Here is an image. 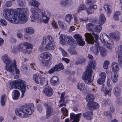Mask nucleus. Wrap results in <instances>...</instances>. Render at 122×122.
<instances>
[{"label":"nucleus","instance_id":"1","mask_svg":"<svg viewBox=\"0 0 122 122\" xmlns=\"http://www.w3.org/2000/svg\"><path fill=\"white\" fill-rule=\"evenodd\" d=\"M4 63L6 64L5 69L11 73L13 75L14 78L17 79L19 77V71L17 69L15 62H14L13 65L11 64V61L7 55H5L2 58Z\"/></svg>","mask_w":122,"mask_h":122},{"label":"nucleus","instance_id":"2","mask_svg":"<svg viewBox=\"0 0 122 122\" xmlns=\"http://www.w3.org/2000/svg\"><path fill=\"white\" fill-rule=\"evenodd\" d=\"M34 110V105L32 103L21 106L16 108L15 110V114L20 117L25 118L31 115Z\"/></svg>","mask_w":122,"mask_h":122},{"label":"nucleus","instance_id":"3","mask_svg":"<svg viewBox=\"0 0 122 122\" xmlns=\"http://www.w3.org/2000/svg\"><path fill=\"white\" fill-rule=\"evenodd\" d=\"M95 61H91L88 65L85 73L82 77V79L84 80V82L86 83L91 82L94 79V76L92 77V68L95 69Z\"/></svg>","mask_w":122,"mask_h":122},{"label":"nucleus","instance_id":"4","mask_svg":"<svg viewBox=\"0 0 122 122\" xmlns=\"http://www.w3.org/2000/svg\"><path fill=\"white\" fill-rule=\"evenodd\" d=\"M25 81L21 80H18L14 81H11L10 83V89L13 88L20 89L21 92V97H23L26 90Z\"/></svg>","mask_w":122,"mask_h":122},{"label":"nucleus","instance_id":"5","mask_svg":"<svg viewBox=\"0 0 122 122\" xmlns=\"http://www.w3.org/2000/svg\"><path fill=\"white\" fill-rule=\"evenodd\" d=\"M30 11L32 14V15L30 16L31 18L34 19L35 20H41L42 18L41 16V15L42 16V18L44 23H47L48 22V18L47 17L46 14L44 10H42L40 13L38 12L37 10L35 8H31Z\"/></svg>","mask_w":122,"mask_h":122},{"label":"nucleus","instance_id":"6","mask_svg":"<svg viewBox=\"0 0 122 122\" xmlns=\"http://www.w3.org/2000/svg\"><path fill=\"white\" fill-rule=\"evenodd\" d=\"M4 16L8 21L11 23L15 22L14 20L16 14L14 13L13 10L11 9L4 10L3 11Z\"/></svg>","mask_w":122,"mask_h":122},{"label":"nucleus","instance_id":"7","mask_svg":"<svg viewBox=\"0 0 122 122\" xmlns=\"http://www.w3.org/2000/svg\"><path fill=\"white\" fill-rule=\"evenodd\" d=\"M105 36L102 34H101L99 38L101 42L104 44L106 43L109 45V48L110 49L113 46L114 42L113 41L110 39L108 35H105Z\"/></svg>","mask_w":122,"mask_h":122},{"label":"nucleus","instance_id":"8","mask_svg":"<svg viewBox=\"0 0 122 122\" xmlns=\"http://www.w3.org/2000/svg\"><path fill=\"white\" fill-rule=\"evenodd\" d=\"M51 55L50 53H49L44 52L40 55L39 59L41 61L43 64H45V65L47 66L48 65V61L46 59H50Z\"/></svg>","mask_w":122,"mask_h":122},{"label":"nucleus","instance_id":"9","mask_svg":"<svg viewBox=\"0 0 122 122\" xmlns=\"http://www.w3.org/2000/svg\"><path fill=\"white\" fill-rule=\"evenodd\" d=\"M17 15L16 14L15 19V22L13 23L17 24L19 22H20V21H21V23H24L26 22L28 20L26 15H23L21 16V17L19 16L17 17Z\"/></svg>","mask_w":122,"mask_h":122},{"label":"nucleus","instance_id":"10","mask_svg":"<svg viewBox=\"0 0 122 122\" xmlns=\"http://www.w3.org/2000/svg\"><path fill=\"white\" fill-rule=\"evenodd\" d=\"M74 38L76 39L78 45L83 46L85 45V42L83 40L82 36L79 34H76L73 36Z\"/></svg>","mask_w":122,"mask_h":122},{"label":"nucleus","instance_id":"11","mask_svg":"<svg viewBox=\"0 0 122 122\" xmlns=\"http://www.w3.org/2000/svg\"><path fill=\"white\" fill-rule=\"evenodd\" d=\"M28 9L27 8H18L16 9V12H15V14H16L17 17H21V16L26 15L28 11Z\"/></svg>","mask_w":122,"mask_h":122},{"label":"nucleus","instance_id":"12","mask_svg":"<svg viewBox=\"0 0 122 122\" xmlns=\"http://www.w3.org/2000/svg\"><path fill=\"white\" fill-rule=\"evenodd\" d=\"M86 40L87 43L91 44H93L95 41L94 38L91 34L87 33L85 34Z\"/></svg>","mask_w":122,"mask_h":122},{"label":"nucleus","instance_id":"13","mask_svg":"<svg viewBox=\"0 0 122 122\" xmlns=\"http://www.w3.org/2000/svg\"><path fill=\"white\" fill-rule=\"evenodd\" d=\"M44 105L47 109L46 117H47L52 116L54 113V112L52 107L47 103L44 104Z\"/></svg>","mask_w":122,"mask_h":122},{"label":"nucleus","instance_id":"14","mask_svg":"<svg viewBox=\"0 0 122 122\" xmlns=\"http://www.w3.org/2000/svg\"><path fill=\"white\" fill-rule=\"evenodd\" d=\"M45 94L48 97H51L53 95V91L50 86H46L44 90Z\"/></svg>","mask_w":122,"mask_h":122},{"label":"nucleus","instance_id":"15","mask_svg":"<svg viewBox=\"0 0 122 122\" xmlns=\"http://www.w3.org/2000/svg\"><path fill=\"white\" fill-rule=\"evenodd\" d=\"M100 47V46L99 45V43L98 42H96L95 46L91 47L90 50L91 52L97 55L99 52L98 49L99 50Z\"/></svg>","mask_w":122,"mask_h":122},{"label":"nucleus","instance_id":"16","mask_svg":"<svg viewBox=\"0 0 122 122\" xmlns=\"http://www.w3.org/2000/svg\"><path fill=\"white\" fill-rule=\"evenodd\" d=\"M93 115L92 111H90L83 113L82 116L86 120H90L92 119Z\"/></svg>","mask_w":122,"mask_h":122},{"label":"nucleus","instance_id":"17","mask_svg":"<svg viewBox=\"0 0 122 122\" xmlns=\"http://www.w3.org/2000/svg\"><path fill=\"white\" fill-rule=\"evenodd\" d=\"M81 113H80L76 115L74 113H71L70 118L71 119H74L72 122H79V118L81 117Z\"/></svg>","mask_w":122,"mask_h":122},{"label":"nucleus","instance_id":"18","mask_svg":"<svg viewBox=\"0 0 122 122\" xmlns=\"http://www.w3.org/2000/svg\"><path fill=\"white\" fill-rule=\"evenodd\" d=\"M110 37L114 39L119 40L120 38V34L118 32H116L114 33H111L110 34Z\"/></svg>","mask_w":122,"mask_h":122},{"label":"nucleus","instance_id":"19","mask_svg":"<svg viewBox=\"0 0 122 122\" xmlns=\"http://www.w3.org/2000/svg\"><path fill=\"white\" fill-rule=\"evenodd\" d=\"M50 82L52 85L56 86L59 84V79L57 76H53L51 79Z\"/></svg>","mask_w":122,"mask_h":122},{"label":"nucleus","instance_id":"20","mask_svg":"<svg viewBox=\"0 0 122 122\" xmlns=\"http://www.w3.org/2000/svg\"><path fill=\"white\" fill-rule=\"evenodd\" d=\"M111 77L112 81L115 83L118 80V76L116 72L112 71L111 73Z\"/></svg>","mask_w":122,"mask_h":122},{"label":"nucleus","instance_id":"21","mask_svg":"<svg viewBox=\"0 0 122 122\" xmlns=\"http://www.w3.org/2000/svg\"><path fill=\"white\" fill-rule=\"evenodd\" d=\"M67 36L63 34L61 35L59 37L60 42L62 45H64L66 43L67 41L66 38Z\"/></svg>","mask_w":122,"mask_h":122},{"label":"nucleus","instance_id":"22","mask_svg":"<svg viewBox=\"0 0 122 122\" xmlns=\"http://www.w3.org/2000/svg\"><path fill=\"white\" fill-rule=\"evenodd\" d=\"M67 43L70 45H73L75 44V41L73 38L71 36H67L66 38Z\"/></svg>","mask_w":122,"mask_h":122},{"label":"nucleus","instance_id":"23","mask_svg":"<svg viewBox=\"0 0 122 122\" xmlns=\"http://www.w3.org/2000/svg\"><path fill=\"white\" fill-rule=\"evenodd\" d=\"M121 91L120 88L118 87H115L113 89L114 94L117 97H119L120 95Z\"/></svg>","mask_w":122,"mask_h":122},{"label":"nucleus","instance_id":"24","mask_svg":"<svg viewBox=\"0 0 122 122\" xmlns=\"http://www.w3.org/2000/svg\"><path fill=\"white\" fill-rule=\"evenodd\" d=\"M106 20L105 17L103 14H102L100 15L99 21V25H102L103 24Z\"/></svg>","mask_w":122,"mask_h":122},{"label":"nucleus","instance_id":"25","mask_svg":"<svg viewBox=\"0 0 122 122\" xmlns=\"http://www.w3.org/2000/svg\"><path fill=\"white\" fill-rule=\"evenodd\" d=\"M55 44L53 42L47 44L46 46V48L48 50H53L55 48Z\"/></svg>","mask_w":122,"mask_h":122},{"label":"nucleus","instance_id":"26","mask_svg":"<svg viewBox=\"0 0 122 122\" xmlns=\"http://www.w3.org/2000/svg\"><path fill=\"white\" fill-rule=\"evenodd\" d=\"M65 95V93H62L61 94V99L59 101V102L60 103L62 102L63 103L61 104H60L59 105V107H60L63 106H66V105L65 104V101L64 100V97Z\"/></svg>","mask_w":122,"mask_h":122},{"label":"nucleus","instance_id":"27","mask_svg":"<svg viewBox=\"0 0 122 122\" xmlns=\"http://www.w3.org/2000/svg\"><path fill=\"white\" fill-rule=\"evenodd\" d=\"M99 50L100 55L104 57L107 55V50L106 49L100 46Z\"/></svg>","mask_w":122,"mask_h":122},{"label":"nucleus","instance_id":"28","mask_svg":"<svg viewBox=\"0 0 122 122\" xmlns=\"http://www.w3.org/2000/svg\"><path fill=\"white\" fill-rule=\"evenodd\" d=\"M95 98V97L94 95L90 94L87 95L86 98V100L87 102H93Z\"/></svg>","mask_w":122,"mask_h":122},{"label":"nucleus","instance_id":"29","mask_svg":"<svg viewBox=\"0 0 122 122\" xmlns=\"http://www.w3.org/2000/svg\"><path fill=\"white\" fill-rule=\"evenodd\" d=\"M97 7L96 5H90L89 6L88 9L87 10V12L88 14H91L93 12V11L91 10L92 9H96Z\"/></svg>","mask_w":122,"mask_h":122},{"label":"nucleus","instance_id":"30","mask_svg":"<svg viewBox=\"0 0 122 122\" xmlns=\"http://www.w3.org/2000/svg\"><path fill=\"white\" fill-rule=\"evenodd\" d=\"M118 64L116 63L113 62L112 63V68L113 71H117L119 69L118 67Z\"/></svg>","mask_w":122,"mask_h":122},{"label":"nucleus","instance_id":"31","mask_svg":"<svg viewBox=\"0 0 122 122\" xmlns=\"http://www.w3.org/2000/svg\"><path fill=\"white\" fill-rule=\"evenodd\" d=\"M29 4L31 5L36 7L38 8L40 3L36 0H33L30 1Z\"/></svg>","mask_w":122,"mask_h":122},{"label":"nucleus","instance_id":"32","mask_svg":"<svg viewBox=\"0 0 122 122\" xmlns=\"http://www.w3.org/2000/svg\"><path fill=\"white\" fill-rule=\"evenodd\" d=\"M118 60L122 59V45L119 46L117 49Z\"/></svg>","mask_w":122,"mask_h":122},{"label":"nucleus","instance_id":"33","mask_svg":"<svg viewBox=\"0 0 122 122\" xmlns=\"http://www.w3.org/2000/svg\"><path fill=\"white\" fill-rule=\"evenodd\" d=\"M111 5H105L104 6V8L107 12L108 13H111L112 12Z\"/></svg>","mask_w":122,"mask_h":122},{"label":"nucleus","instance_id":"34","mask_svg":"<svg viewBox=\"0 0 122 122\" xmlns=\"http://www.w3.org/2000/svg\"><path fill=\"white\" fill-rule=\"evenodd\" d=\"M18 5L20 7H23L26 5V2L25 0H16Z\"/></svg>","mask_w":122,"mask_h":122},{"label":"nucleus","instance_id":"35","mask_svg":"<svg viewBox=\"0 0 122 122\" xmlns=\"http://www.w3.org/2000/svg\"><path fill=\"white\" fill-rule=\"evenodd\" d=\"M24 30L26 33L29 34H33L34 32V29L31 27L26 28Z\"/></svg>","mask_w":122,"mask_h":122},{"label":"nucleus","instance_id":"36","mask_svg":"<svg viewBox=\"0 0 122 122\" xmlns=\"http://www.w3.org/2000/svg\"><path fill=\"white\" fill-rule=\"evenodd\" d=\"M14 94L13 96V99L14 100H16L17 99L20 95L19 92L17 90H15L14 91Z\"/></svg>","mask_w":122,"mask_h":122},{"label":"nucleus","instance_id":"37","mask_svg":"<svg viewBox=\"0 0 122 122\" xmlns=\"http://www.w3.org/2000/svg\"><path fill=\"white\" fill-rule=\"evenodd\" d=\"M95 25L92 24L90 23L87 24L86 25L87 29L89 31H92Z\"/></svg>","mask_w":122,"mask_h":122},{"label":"nucleus","instance_id":"38","mask_svg":"<svg viewBox=\"0 0 122 122\" xmlns=\"http://www.w3.org/2000/svg\"><path fill=\"white\" fill-rule=\"evenodd\" d=\"M6 95L5 94L2 95L1 98L0 103L2 106H4L5 105Z\"/></svg>","mask_w":122,"mask_h":122},{"label":"nucleus","instance_id":"39","mask_svg":"<svg viewBox=\"0 0 122 122\" xmlns=\"http://www.w3.org/2000/svg\"><path fill=\"white\" fill-rule=\"evenodd\" d=\"M121 14L120 12L117 11L115 12L113 16V18L116 20H117L119 19L118 15Z\"/></svg>","mask_w":122,"mask_h":122},{"label":"nucleus","instance_id":"40","mask_svg":"<svg viewBox=\"0 0 122 122\" xmlns=\"http://www.w3.org/2000/svg\"><path fill=\"white\" fill-rule=\"evenodd\" d=\"M73 17L72 15L71 14L67 15L65 17L66 20L68 23L70 22L71 20L73 19Z\"/></svg>","mask_w":122,"mask_h":122},{"label":"nucleus","instance_id":"41","mask_svg":"<svg viewBox=\"0 0 122 122\" xmlns=\"http://www.w3.org/2000/svg\"><path fill=\"white\" fill-rule=\"evenodd\" d=\"M68 51L71 55H74L77 54V52L74 48H70L68 49Z\"/></svg>","mask_w":122,"mask_h":122},{"label":"nucleus","instance_id":"42","mask_svg":"<svg viewBox=\"0 0 122 122\" xmlns=\"http://www.w3.org/2000/svg\"><path fill=\"white\" fill-rule=\"evenodd\" d=\"M68 0H61V4L62 7H64L67 5L68 3Z\"/></svg>","mask_w":122,"mask_h":122},{"label":"nucleus","instance_id":"43","mask_svg":"<svg viewBox=\"0 0 122 122\" xmlns=\"http://www.w3.org/2000/svg\"><path fill=\"white\" fill-rule=\"evenodd\" d=\"M55 66H56V68L57 69V71H58V69H60L63 70L64 67L62 64L61 63H59L58 65H56Z\"/></svg>","mask_w":122,"mask_h":122},{"label":"nucleus","instance_id":"44","mask_svg":"<svg viewBox=\"0 0 122 122\" xmlns=\"http://www.w3.org/2000/svg\"><path fill=\"white\" fill-rule=\"evenodd\" d=\"M24 46L27 49H32V45L30 43L26 42L24 43Z\"/></svg>","mask_w":122,"mask_h":122},{"label":"nucleus","instance_id":"45","mask_svg":"<svg viewBox=\"0 0 122 122\" xmlns=\"http://www.w3.org/2000/svg\"><path fill=\"white\" fill-rule=\"evenodd\" d=\"M95 31L98 32H100L102 30V27L100 25L96 26L95 27Z\"/></svg>","mask_w":122,"mask_h":122},{"label":"nucleus","instance_id":"46","mask_svg":"<svg viewBox=\"0 0 122 122\" xmlns=\"http://www.w3.org/2000/svg\"><path fill=\"white\" fill-rule=\"evenodd\" d=\"M84 87V84L83 83H79L77 86L78 88L80 91L83 90Z\"/></svg>","mask_w":122,"mask_h":122},{"label":"nucleus","instance_id":"47","mask_svg":"<svg viewBox=\"0 0 122 122\" xmlns=\"http://www.w3.org/2000/svg\"><path fill=\"white\" fill-rule=\"evenodd\" d=\"M61 110L64 116H67L68 115V111L65 107L61 109Z\"/></svg>","mask_w":122,"mask_h":122},{"label":"nucleus","instance_id":"48","mask_svg":"<svg viewBox=\"0 0 122 122\" xmlns=\"http://www.w3.org/2000/svg\"><path fill=\"white\" fill-rule=\"evenodd\" d=\"M7 22L4 19H1L0 20V25L2 26H5L6 25Z\"/></svg>","mask_w":122,"mask_h":122},{"label":"nucleus","instance_id":"49","mask_svg":"<svg viewBox=\"0 0 122 122\" xmlns=\"http://www.w3.org/2000/svg\"><path fill=\"white\" fill-rule=\"evenodd\" d=\"M58 24L63 29H65L66 27V24L62 21H59Z\"/></svg>","mask_w":122,"mask_h":122},{"label":"nucleus","instance_id":"50","mask_svg":"<svg viewBox=\"0 0 122 122\" xmlns=\"http://www.w3.org/2000/svg\"><path fill=\"white\" fill-rule=\"evenodd\" d=\"M57 71V69L56 68V66H54L53 68L50 69L48 71V72L50 74H51L53 73L55 71Z\"/></svg>","mask_w":122,"mask_h":122},{"label":"nucleus","instance_id":"51","mask_svg":"<svg viewBox=\"0 0 122 122\" xmlns=\"http://www.w3.org/2000/svg\"><path fill=\"white\" fill-rule=\"evenodd\" d=\"M39 77L40 79V83L41 84L43 85L44 84V83L45 82V78L42 77L41 75H40L39 76Z\"/></svg>","mask_w":122,"mask_h":122},{"label":"nucleus","instance_id":"52","mask_svg":"<svg viewBox=\"0 0 122 122\" xmlns=\"http://www.w3.org/2000/svg\"><path fill=\"white\" fill-rule=\"evenodd\" d=\"M109 63V61H106L104 62L103 67L105 69H106L108 68V65Z\"/></svg>","mask_w":122,"mask_h":122},{"label":"nucleus","instance_id":"53","mask_svg":"<svg viewBox=\"0 0 122 122\" xmlns=\"http://www.w3.org/2000/svg\"><path fill=\"white\" fill-rule=\"evenodd\" d=\"M94 102H89L87 104V106L88 107L89 109L91 110H93V107L94 105L93 104V103Z\"/></svg>","mask_w":122,"mask_h":122},{"label":"nucleus","instance_id":"54","mask_svg":"<svg viewBox=\"0 0 122 122\" xmlns=\"http://www.w3.org/2000/svg\"><path fill=\"white\" fill-rule=\"evenodd\" d=\"M33 78L34 80L36 83L37 84H39V82L38 80V76L37 74H34L33 76Z\"/></svg>","mask_w":122,"mask_h":122},{"label":"nucleus","instance_id":"55","mask_svg":"<svg viewBox=\"0 0 122 122\" xmlns=\"http://www.w3.org/2000/svg\"><path fill=\"white\" fill-rule=\"evenodd\" d=\"M47 38L49 40V42H53L54 41V39L50 35H48L47 36Z\"/></svg>","mask_w":122,"mask_h":122},{"label":"nucleus","instance_id":"56","mask_svg":"<svg viewBox=\"0 0 122 122\" xmlns=\"http://www.w3.org/2000/svg\"><path fill=\"white\" fill-rule=\"evenodd\" d=\"M94 105L93 107V110H94L95 109H98L99 107V105L98 103H97L94 102L93 103V104Z\"/></svg>","mask_w":122,"mask_h":122},{"label":"nucleus","instance_id":"57","mask_svg":"<svg viewBox=\"0 0 122 122\" xmlns=\"http://www.w3.org/2000/svg\"><path fill=\"white\" fill-rule=\"evenodd\" d=\"M105 79L103 78H100L97 80V83L99 84H102L105 82Z\"/></svg>","mask_w":122,"mask_h":122},{"label":"nucleus","instance_id":"58","mask_svg":"<svg viewBox=\"0 0 122 122\" xmlns=\"http://www.w3.org/2000/svg\"><path fill=\"white\" fill-rule=\"evenodd\" d=\"M96 1V0H87L86 1V3L88 4H92L95 3Z\"/></svg>","mask_w":122,"mask_h":122},{"label":"nucleus","instance_id":"59","mask_svg":"<svg viewBox=\"0 0 122 122\" xmlns=\"http://www.w3.org/2000/svg\"><path fill=\"white\" fill-rule=\"evenodd\" d=\"M112 90V88H110L108 90L107 89L104 93L106 96L107 95H108V96H110L111 95V92Z\"/></svg>","mask_w":122,"mask_h":122},{"label":"nucleus","instance_id":"60","mask_svg":"<svg viewBox=\"0 0 122 122\" xmlns=\"http://www.w3.org/2000/svg\"><path fill=\"white\" fill-rule=\"evenodd\" d=\"M99 76L101 78H103L105 79L106 77V75L105 72H101L99 75Z\"/></svg>","mask_w":122,"mask_h":122},{"label":"nucleus","instance_id":"61","mask_svg":"<svg viewBox=\"0 0 122 122\" xmlns=\"http://www.w3.org/2000/svg\"><path fill=\"white\" fill-rule=\"evenodd\" d=\"M59 49L61 51L62 55L64 56H67V53L65 51L63 50L62 48H59Z\"/></svg>","mask_w":122,"mask_h":122},{"label":"nucleus","instance_id":"62","mask_svg":"<svg viewBox=\"0 0 122 122\" xmlns=\"http://www.w3.org/2000/svg\"><path fill=\"white\" fill-rule=\"evenodd\" d=\"M51 24L52 26L54 28L57 29L58 28L57 25L55 21L53 20L52 21Z\"/></svg>","mask_w":122,"mask_h":122},{"label":"nucleus","instance_id":"63","mask_svg":"<svg viewBox=\"0 0 122 122\" xmlns=\"http://www.w3.org/2000/svg\"><path fill=\"white\" fill-rule=\"evenodd\" d=\"M86 9L85 6L83 5H80V8L78 10V12H79L81 11V10H85Z\"/></svg>","mask_w":122,"mask_h":122},{"label":"nucleus","instance_id":"64","mask_svg":"<svg viewBox=\"0 0 122 122\" xmlns=\"http://www.w3.org/2000/svg\"><path fill=\"white\" fill-rule=\"evenodd\" d=\"M21 69L22 71H24L27 70L28 68L27 66L25 65H24L21 66Z\"/></svg>","mask_w":122,"mask_h":122}]
</instances>
